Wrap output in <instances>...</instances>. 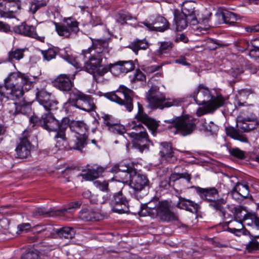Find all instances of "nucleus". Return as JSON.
Here are the masks:
<instances>
[{"label": "nucleus", "mask_w": 259, "mask_h": 259, "mask_svg": "<svg viewBox=\"0 0 259 259\" xmlns=\"http://www.w3.org/2000/svg\"><path fill=\"white\" fill-rule=\"evenodd\" d=\"M78 216L80 219L86 222L98 221L102 217L100 213L91 209L81 210Z\"/></svg>", "instance_id": "obj_29"}, {"label": "nucleus", "mask_w": 259, "mask_h": 259, "mask_svg": "<svg viewBox=\"0 0 259 259\" xmlns=\"http://www.w3.org/2000/svg\"><path fill=\"white\" fill-rule=\"evenodd\" d=\"M134 18V17L129 14H119V18L118 19V21L121 24L123 23H125L127 21L131 20Z\"/></svg>", "instance_id": "obj_55"}, {"label": "nucleus", "mask_w": 259, "mask_h": 259, "mask_svg": "<svg viewBox=\"0 0 259 259\" xmlns=\"http://www.w3.org/2000/svg\"><path fill=\"white\" fill-rule=\"evenodd\" d=\"M160 203H161V202L153 200L147 203L141 204L140 210L139 212V215L141 217L149 215L154 218V215L157 214V208Z\"/></svg>", "instance_id": "obj_23"}, {"label": "nucleus", "mask_w": 259, "mask_h": 259, "mask_svg": "<svg viewBox=\"0 0 259 259\" xmlns=\"http://www.w3.org/2000/svg\"><path fill=\"white\" fill-rule=\"evenodd\" d=\"M161 149L159 152L160 156L162 161L174 163L177 160L174 155L170 143L162 142L161 143Z\"/></svg>", "instance_id": "obj_24"}, {"label": "nucleus", "mask_w": 259, "mask_h": 259, "mask_svg": "<svg viewBox=\"0 0 259 259\" xmlns=\"http://www.w3.org/2000/svg\"><path fill=\"white\" fill-rule=\"evenodd\" d=\"M110 50L108 43L105 40H97L93 43L92 47L83 50L82 55L84 58L83 68L94 78L104 75L103 59L106 60Z\"/></svg>", "instance_id": "obj_1"}, {"label": "nucleus", "mask_w": 259, "mask_h": 259, "mask_svg": "<svg viewBox=\"0 0 259 259\" xmlns=\"http://www.w3.org/2000/svg\"><path fill=\"white\" fill-rule=\"evenodd\" d=\"M106 97L111 101L120 105H124L128 112H131L133 109L134 93L133 91L124 85H120L115 92L108 93Z\"/></svg>", "instance_id": "obj_8"}, {"label": "nucleus", "mask_w": 259, "mask_h": 259, "mask_svg": "<svg viewBox=\"0 0 259 259\" xmlns=\"http://www.w3.org/2000/svg\"><path fill=\"white\" fill-rule=\"evenodd\" d=\"M194 188L202 199L209 202V205L211 207L219 211L225 219L227 218L222 206L225 202L223 199H218V192L215 188H202L199 187H194Z\"/></svg>", "instance_id": "obj_7"}, {"label": "nucleus", "mask_w": 259, "mask_h": 259, "mask_svg": "<svg viewBox=\"0 0 259 259\" xmlns=\"http://www.w3.org/2000/svg\"><path fill=\"white\" fill-rule=\"evenodd\" d=\"M231 155L238 159H243L245 158V153L238 148H232L229 149Z\"/></svg>", "instance_id": "obj_49"}, {"label": "nucleus", "mask_w": 259, "mask_h": 259, "mask_svg": "<svg viewBox=\"0 0 259 259\" xmlns=\"http://www.w3.org/2000/svg\"><path fill=\"white\" fill-rule=\"evenodd\" d=\"M6 12H7V0H0V14L5 18Z\"/></svg>", "instance_id": "obj_57"}, {"label": "nucleus", "mask_w": 259, "mask_h": 259, "mask_svg": "<svg viewBox=\"0 0 259 259\" xmlns=\"http://www.w3.org/2000/svg\"><path fill=\"white\" fill-rule=\"evenodd\" d=\"M69 126L71 132L77 135L75 136V140L71 142L72 148L76 150H81L87 144V136L85 135L87 132L85 124L81 121H73L70 124L69 122H68V127Z\"/></svg>", "instance_id": "obj_11"}, {"label": "nucleus", "mask_w": 259, "mask_h": 259, "mask_svg": "<svg viewBox=\"0 0 259 259\" xmlns=\"http://www.w3.org/2000/svg\"><path fill=\"white\" fill-rule=\"evenodd\" d=\"M108 71H110L115 76H118L122 73L120 61H119L113 64L110 63L104 65V70L103 71L104 75Z\"/></svg>", "instance_id": "obj_37"}, {"label": "nucleus", "mask_w": 259, "mask_h": 259, "mask_svg": "<svg viewBox=\"0 0 259 259\" xmlns=\"http://www.w3.org/2000/svg\"><path fill=\"white\" fill-rule=\"evenodd\" d=\"M41 53L43 56L44 59L47 61H50L55 58L56 55V51L52 48H50L47 50H42Z\"/></svg>", "instance_id": "obj_48"}, {"label": "nucleus", "mask_w": 259, "mask_h": 259, "mask_svg": "<svg viewBox=\"0 0 259 259\" xmlns=\"http://www.w3.org/2000/svg\"><path fill=\"white\" fill-rule=\"evenodd\" d=\"M249 120L246 119H240L239 118L237 120V126L238 130L241 132H248V123Z\"/></svg>", "instance_id": "obj_47"}, {"label": "nucleus", "mask_w": 259, "mask_h": 259, "mask_svg": "<svg viewBox=\"0 0 259 259\" xmlns=\"http://www.w3.org/2000/svg\"><path fill=\"white\" fill-rule=\"evenodd\" d=\"M230 194L233 199L238 203L241 202L244 199L246 198L245 197L242 196L241 193L238 192L234 188L230 191Z\"/></svg>", "instance_id": "obj_54"}, {"label": "nucleus", "mask_w": 259, "mask_h": 259, "mask_svg": "<svg viewBox=\"0 0 259 259\" xmlns=\"http://www.w3.org/2000/svg\"><path fill=\"white\" fill-rule=\"evenodd\" d=\"M252 93V92L249 89H242L238 92V94L237 95V98L239 100H243L244 99H246L248 98V96Z\"/></svg>", "instance_id": "obj_53"}, {"label": "nucleus", "mask_w": 259, "mask_h": 259, "mask_svg": "<svg viewBox=\"0 0 259 259\" xmlns=\"http://www.w3.org/2000/svg\"><path fill=\"white\" fill-rule=\"evenodd\" d=\"M164 122L171 124L170 127H175V133L178 132L183 136L191 134L195 128L193 118L187 115L175 117L170 119L165 120Z\"/></svg>", "instance_id": "obj_10"}, {"label": "nucleus", "mask_w": 259, "mask_h": 259, "mask_svg": "<svg viewBox=\"0 0 259 259\" xmlns=\"http://www.w3.org/2000/svg\"><path fill=\"white\" fill-rule=\"evenodd\" d=\"M64 58L65 60H66V61L73 65L76 67H81V64L79 62H78V61L76 60V59H73L72 57L68 54H67L66 56H64Z\"/></svg>", "instance_id": "obj_59"}, {"label": "nucleus", "mask_w": 259, "mask_h": 259, "mask_svg": "<svg viewBox=\"0 0 259 259\" xmlns=\"http://www.w3.org/2000/svg\"><path fill=\"white\" fill-rule=\"evenodd\" d=\"M63 211L64 210H46L42 208H37L33 211L32 214L34 216L47 215L50 217H55L60 215V212Z\"/></svg>", "instance_id": "obj_41"}, {"label": "nucleus", "mask_w": 259, "mask_h": 259, "mask_svg": "<svg viewBox=\"0 0 259 259\" xmlns=\"http://www.w3.org/2000/svg\"><path fill=\"white\" fill-rule=\"evenodd\" d=\"M32 83V77L26 74L20 72L11 73L5 79V85L0 86V101L20 99L24 91L31 89Z\"/></svg>", "instance_id": "obj_3"}, {"label": "nucleus", "mask_w": 259, "mask_h": 259, "mask_svg": "<svg viewBox=\"0 0 259 259\" xmlns=\"http://www.w3.org/2000/svg\"><path fill=\"white\" fill-rule=\"evenodd\" d=\"M26 48H13L8 52V59L9 61L13 62L14 60L19 61L23 59L24 56L25 52L27 50Z\"/></svg>", "instance_id": "obj_34"}, {"label": "nucleus", "mask_w": 259, "mask_h": 259, "mask_svg": "<svg viewBox=\"0 0 259 259\" xmlns=\"http://www.w3.org/2000/svg\"><path fill=\"white\" fill-rule=\"evenodd\" d=\"M255 183H258V182L255 181ZM249 185H251L255 189H257L256 186V183H252L251 180L250 181V182H248V183L244 182H237L236 183L233 188L238 192L241 193L240 195L242 196H243L247 198L249 194Z\"/></svg>", "instance_id": "obj_31"}, {"label": "nucleus", "mask_w": 259, "mask_h": 259, "mask_svg": "<svg viewBox=\"0 0 259 259\" xmlns=\"http://www.w3.org/2000/svg\"><path fill=\"white\" fill-rule=\"evenodd\" d=\"M246 249L249 252L257 250L259 249V243L255 240H252L247 244Z\"/></svg>", "instance_id": "obj_51"}, {"label": "nucleus", "mask_w": 259, "mask_h": 259, "mask_svg": "<svg viewBox=\"0 0 259 259\" xmlns=\"http://www.w3.org/2000/svg\"><path fill=\"white\" fill-rule=\"evenodd\" d=\"M193 98L197 104H204V106L198 108L196 114L198 116L214 112L222 106L225 101L221 95H213L212 91L203 84L198 86L197 93L193 95Z\"/></svg>", "instance_id": "obj_4"}, {"label": "nucleus", "mask_w": 259, "mask_h": 259, "mask_svg": "<svg viewBox=\"0 0 259 259\" xmlns=\"http://www.w3.org/2000/svg\"><path fill=\"white\" fill-rule=\"evenodd\" d=\"M174 20L176 25V29L179 31L185 29L188 22L190 23V20L188 19L187 16L181 13L175 15Z\"/></svg>", "instance_id": "obj_35"}, {"label": "nucleus", "mask_w": 259, "mask_h": 259, "mask_svg": "<svg viewBox=\"0 0 259 259\" xmlns=\"http://www.w3.org/2000/svg\"><path fill=\"white\" fill-rule=\"evenodd\" d=\"M10 105L14 108L9 111L12 114L28 115L31 112V109L30 103L26 102L23 98L20 100L18 102L13 103Z\"/></svg>", "instance_id": "obj_25"}, {"label": "nucleus", "mask_w": 259, "mask_h": 259, "mask_svg": "<svg viewBox=\"0 0 259 259\" xmlns=\"http://www.w3.org/2000/svg\"><path fill=\"white\" fill-rule=\"evenodd\" d=\"M177 206L192 212H196L199 208V205L190 200L180 197Z\"/></svg>", "instance_id": "obj_30"}, {"label": "nucleus", "mask_w": 259, "mask_h": 259, "mask_svg": "<svg viewBox=\"0 0 259 259\" xmlns=\"http://www.w3.org/2000/svg\"><path fill=\"white\" fill-rule=\"evenodd\" d=\"M21 259H40V258L37 252L30 251L23 254Z\"/></svg>", "instance_id": "obj_52"}, {"label": "nucleus", "mask_w": 259, "mask_h": 259, "mask_svg": "<svg viewBox=\"0 0 259 259\" xmlns=\"http://www.w3.org/2000/svg\"><path fill=\"white\" fill-rule=\"evenodd\" d=\"M196 4L193 1H186L183 3L182 6V12L181 13L187 16L188 19L190 20L191 25H195L198 22H204L207 18H200L198 15V20L196 17L197 11L195 10Z\"/></svg>", "instance_id": "obj_18"}, {"label": "nucleus", "mask_w": 259, "mask_h": 259, "mask_svg": "<svg viewBox=\"0 0 259 259\" xmlns=\"http://www.w3.org/2000/svg\"><path fill=\"white\" fill-rule=\"evenodd\" d=\"M173 47V44L170 41L160 42V45L156 51V54L159 57H161L163 54H167L171 51Z\"/></svg>", "instance_id": "obj_42"}, {"label": "nucleus", "mask_w": 259, "mask_h": 259, "mask_svg": "<svg viewBox=\"0 0 259 259\" xmlns=\"http://www.w3.org/2000/svg\"><path fill=\"white\" fill-rule=\"evenodd\" d=\"M148 47L147 42L145 39H137L132 42L128 47L131 49L136 54L140 50H146Z\"/></svg>", "instance_id": "obj_40"}, {"label": "nucleus", "mask_w": 259, "mask_h": 259, "mask_svg": "<svg viewBox=\"0 0 259 259\" xmlns=\"http://www.w3.org/2000/svg\"><path fill=\"white\" fill-rule=\"evenodd\" d=\"M215 125L212 122H210L209 123H207L206 122L203 124V127L206 131L213 132L214 131Z\"/></svg>", "instance_id": "obj_63"}, {"label": "nucleus", "mask_w": 259, "mask_h": 259, "mask_svg": "<svg viewBox=\"0 0 259 259\" xmlns=\"http://www.w3.org/2000/svg\"><path fill=\"white\" fill-rule=\"evenodd\" d=\"M94 185L101 191L108 190V183L106 181L101 182L99 181H96L94 182Z\"/></svg>", "instance_id": "obj_56"}, {"label": "nucleus", "mask_w": 259, "mask_h": 259, "mask_svg": "<svg viewBox=\"0 0 259 259\" xmlns=\"http://www.w3.org/2000/svg\"><path fill=\"white\" fill-rule=\"evenodd\" d=\"M53 83L55 87L65 92L70 91L72 87L71 78L66 74L60 75Z\"/></svg>", "instance_id": "obj_26"}, {"label": "nucleus", "mask_w": 259, "mask_h": 259, "mask_svg": "<svg viewBox=\"0 0 259 259\" xmlns=\"http://www.w3.org/2000/svg\"><path fill=\"white\" fill-rule=\"evenodd\" d=\"M81 204V202L80 201L73 202L69 204V206L68 208L62 209L61 210H63L64 211H61L60 214L65 212H69V210L71 209H76L79 207Z\"/></svg>", "instance_id": "obj_58"}, {"label": "nucleus", "mask_w": 259, "mask_h": 259, "mask_svg": "<svg viewBox=\"0 0 259 259\" xmlns=\"http://www.w3.org/2000/svg\"><path fill=\"white\" fill-rule=\"evenodd\" d=\"M249 56L253 59L259 58V47L253 46L249 52Z\"/></svg>", "instance_id": "obj_60"}, {"label": "nucleus", "mask_w": 259, "mask_h": 259, "mask_svg": "<svg viewBox=\"0 0 259 259\" xmlns=\"http://www.w3.org/2000/svg\"><path fill=\"white\" fill-rule=\"evenodd\" d=\"M215 16L219 20V23H233L237 20L236 15L226 10L217 13Z\"/></svg>", "instance_id": "obj_32"}, {"label": "nucleus", "mask_w": 259, "mask_h": 259, "mask_svg": "<svg viewBox=\"0 0 259 259\" xmlns=\"http://www.w3.org/2000/svg\"><path fill=\"white\" fill-rule=\"evenodd\" d=\"M110 203L114 212L123 213L129 211L128 201L121 191L115 193Z\"/></svg>", "instance_id": "obj_17"}, {"label": "nucleus", "mask_w": 259, "mask_h": 259, "mask_svg": "<svg viewBox=\"0 0 259 259\" xmlns=\"http://www.w3.org/2000/svg\"><path fill=\"white\" fill-rule=\"evenodd\" d=\"M161 67H162L161 65L149 66L145 67V68L144 69V70L147 73H153L154 72L159 70V69H160L161 68Z\"/></svg>", "instance_id": "obj_61"}, {"label": "nucleus", "mask_w": 259, "mask_h": 259, "mask_svg": "<svg viewBox=\"0 0 259 259\" xmlns=\"http://www.w3.org/2000/svg\"><path fill=\"white\" fill-rule=\"evenodd\" d=\"M149 31L163 32L167 29L168 22L164 17L160 16H151L149 20L142 23Z\"/></svg>", "instance_id": "obj_15"}, {"label": "nucleus", "mask_w": 259, "mask_h": 259, "mask_svg": "<svg viewBox=\"0 0 259 259\" xmlns=\"http://www.w3.org/2000/svg\"><path fill=\"white\" fill-rule=\"evenodd\" d=\"M146 98L152 108H159L180 106L184 102L181 98H165L164 95L159 91V88L152 85L146 93Z\"/></svg>", "instance_id": "obj_6"}, {"label": "nucleus", "mask_w": 259, "mask_h": 259, "mask_svg": "<svg viewBox=\"0 0 259 259\" xmlns=\"http://www.w3.org/2000/svg\"><path fill=\"white\" fill-rule=\"evenodd\" d=\"M104 171L103 167H97L96 169H89L85 174H80L77 175V177H82L86 181H91L98 178Z\"/></svg>", "instance_id": "obj_33"}, {"label": "nucleus", "mask_w": 259, "mask_h": 259, "mask_svg": "<svg viewBox=\"0 0 259 259\" xmlns=\"http://www.w3.org/2000/svg\"><path fill=\"white\" fill-rule=\"evenodd\" d=\"M109 130L115 134L119 135L125 133L124 127L122 125L118 124L117 122Z\"/></svg>", "instance_id": "obj_50"}, {"label": "nucleus", "mask_w": 259, "mask_h": 259, "mask_svg": "<svg viewBox=\"0 0 259 259\" xmlns=\"http://www.w3.org/2000/svg\"><path fill=\"white\" fill-rule=\"evenodd\" d=\"M157 209V214L154 215V218H158L163 222L172 221L178 219L177 215L170 210L166 203L161 202Z\"/></svg>", "instance_id": "obj_21"}, {"label": "nucleus", "mask_w": 259, "mask_h": 259, "mask_svg": "<svg viewBox=\"0 0 259 259\" xmlns=\"http://www.w3.org/2000/svg\"><path fill=\"white\" fill-rule=\"evenodd\" d=\"M128 179H130V186L136 191H141L148 184L146 177L137 173L136 169H133L130 174H126Z\"/></svg>", "instance_id": "obj_20"}, {"label": "nucleus", "mask_w": 259, "mask_h": 259, "mask_svg": "<svg viewBox=\"0 0 259 259\" xmlns=\"http://www.w3.org/2000/svg\"><path fill=\"white\" fill-rule=\"evenodd\" d=\"M233 212L234 213V220L245 223V220L247 218V215L249 213L244 209L243 207L238 206L233 208Z\"/></svg>", "instance_id": "obj_39"}, {"label": "nucleus", "mask_w": 259, "mask_h": 259, "mask_svg": "<svg viewBox=\"0 0 259 259\" xmlns=\"http://www.w3.org/2000/svg\"><path fill=\"white\" fill-rule=\"evenodd\" d=\"M30 135L28 131L25 130L23 132L15 149L16 157L24 158L30 154L31 145L29 141Z\"/></svg>", "instance_id": "obj_14"}, {"label": "nucleus", "mask_w": 259, "mask_h": 259, "mask_svg": "<svg viewBox=\"0 0 259 259\" xmlns=\"http://www.w3.org/2000/svg\"><path fill=\"white\" fill-rule=\"evenodd\" d=\"M36 99L47 111L56 110L58 102L54 99L52 93L48 92L45 88H37L35 93Z\"/></svg>", "instance_id": "obj_12"}, {"label": "nucleus", "mask_w": 259, "mask_h": 259, "mask_svg": "<svg viewBox=\"0 0 259 259\" xmlns=\"http://www.w3.org/2000/svg\"><path fill=\"white\" fill-rule=\"evenodd\" d=\"M101 117L103 119L104 123L108 127L109 130L117 122L112 116L109 114H103Z\"/></svg>", "instance_id": "obj_45"}, {"label": "nucleus", "mask_w": 259, "mask_h": 259, "mask_svg": "<svg viewBox=\"0 0 259 259\" xmlns=\"http://www.w3.org/2000/svg\"><path fill=\"white\" fill-rule=\"evenodd\" d=\"M29 121L33 124V126L38 124L49 132H56L55 138L66 141L65 132L68 128L69 118L65 117L59 121L52 113L48 112L42 115L40 119L36 116H31L29 118Z\"/></svg>", "instance_id": "obj_5"}, {"label": "nucleus", "mask_w": 259, "mask_h": 259, "mask_svg": "<svg viewBox=\"0 0 259 259\" xmlns=\"http://www.w3.org/2000/svg\"><path fill=\"white\" fill-rule=\"evenodd\" d=\"M46 6V3L38 0H32L29 6V12L32 14H35L40 8Z\"/></svg>", "instance_id": "obj_43"}, {"label": "nucleus", "mask_w": 259, "mask_h": 259, "mask_svg": "<svg viewBox=\"0 0 259 259\" xmlns=\"http://www.w3.org/2000/svg\"><path fill=\"white\" fill-rule=\"evenodd\" d=\"M31 228V225L29 223H22L18 225L17 229L18 231L19 232H22L24 231H27L29 230Z\"/></svg>", "instance_id": "obj_62"}, {"label": "nucleus", "mask_w": 259, "mask_h": 259, "mask_svg": "<svg viewBox=\"0 0 259 259\" xmlns=\"http://www.w3.org/2000/svg\"><path fill=\"white\" fill-rule=\"evenodd\" d=\"M21 9L20 0H7V12L5 13V18H15V14Z\"/></svg>", "instance_id": "obj_28"}, {"label": "nucleus", "mask_w": 259, "mask_h": 259, "mask_svg": "<svg viewBox=\"0 0 259 259\" xmlns=\"http://www.w3.org/2000/svg\"><path fill=\"white\" fill-rule=\"evenodd\" d=\"M122 73H127L135 68V64L132 61H119Z\"/></svg>", "instance_id": "obj_44"}, {"label": "nucleus", "mask_w": 259, "mask_h": 259, "mask_svg": "<svg viewBox=\"0 0 259 259\" xmlns=\"http://www.w3.org/2000/svg\"><path fill=\"white\" fill-rule=\"evenodd\" d=\"M75 171V169L68 167L62 170L61 173L65 176H70L72 177L73 175H74Z\"/></svg>", "instance_id": "obj_64"}, {"label": "nucleus", "mask_w": 259, "mask_h": 259, "mask_svg": "<svg viewBox=\"0 0 259 259\" xmlns=\"http://www.w3.org/2000/svg\"><path fill=\"white\" fill-rule=\"evenodd\" d=\"M64 22L66 25L55 24L56 30L60 36L69 37L72 33L76 34L78 31V23L74 18H64Z\"/></svg>", "instance_id": "obj_13"}, {"label": "nucleus", "mask_w": 259, "mask_h": 259, "mask_svg": "<svg viewBox=\"0 0 259 259\" xmlns=\"http://www.w3.org/2000/svg\"><path fill=\"white\" fill-rule=\"evenodd\" d=\"M133 169H135V168H133L128 165H123L122 163L115 165L111 169V171L112 172H121L124 174L125 178L124 179V182H127L128 178L126 177V174H130Z\"/></svg>", "instance_id": "obj_38"}, {"label": "nucleus", "mask_w": 259, "mask_h": 259, "mask_svg": "<svg viewBox=\"0 0 259 259\" xmlns=\"http://www.w3.org/2000/svg\"><path fill=\"white\" fill-rule=\"evenodd\" d=\"M41 231H47L49 232L48 235L52 238H64L70 239L74 237L75 235V230L71 227H64L61 228H55L51 225H47Z\"/></svg>", "instance_id": "obj_16"}, {"label": "nucleus", "mask_w": 259, "mask_h": 259, "mask_svg": "<svg viewBox=\"0 0 259 259\" xmlns=\"http://www.w3.org/2000/svg\"><path fill=\"white\" fill-rule=\"evenodd\" d=\"M244 224L250 228L249 235L254 238H259V217L255 213H249Z\"/></svg>", "instance_id": "obj_22"}, {"label": "nucleus", "mask_w": 259, "mask_h": 259, "mask_svg": "<svg viewBox=\"0 0 259 259\" xmlns=\"http://www.w3.org/2000/svg\"><path fill=\"white\" fill-rule=\"evenodd\" d=\"M138 111L135 116V119L130 123V128L135 130L139 133L132 132L131 133H125L126 135L124 137L127 139L130 138L133 139V146L137 149L140 152H143L144 150L148 149L147 143L148 142V136L147 133L143 131V126L142 123L146 125L150 130L152 131L155 130L158 123L153 119L150 118L144 112L142 105L138 102Z\"/></svg>", "instance_id": "obj_2"}, {"label": "nucleus", "mask_w": 259, "mask_h": 259, "mask_svg": "<svg viewBox=\"0 0 259 259\" xmlns=\"http://www.w3.org/2000/svg\"><path fill=\"white\" fill-rule=\"evenodd\" d=\"M226 133L227 135L231 138L244 143L248 142L247 138L243 135L240 134L236 129L233 127H226Z\"/></svg>", "instance_id": "obj_36"}, {"label": "nucleus", "mask_w": 259, "mask_h": 259, "mask_svg": "<svg viewBox=\"0 0 259 259\" xmlns=\"http://www.w3.org/2000/svg\"><path fill=\"white\" fill-rule=\"evenodd\" d=\"M228 223L230 224V226L228 227L229 231L236 235L240 236L241 234L244 235L250 234V232L248 230L243 229L244 225L243 222L234 220L233 221H229Z\"/></svg>", "instance_id": "obj_27"}, {"label": "nucleus", "mask_w": 259, "mask_h": 259, "mask_svg": "<svg viewBox=\"0 0 259 259\" xmlns=\"http://www.w3.org/2000/svg\"><path fill=\"white\" fill-rule=\"evenodd\" d=\"M69 100L77 108L85 111L89 112L96 108L94 100L91 96L76 90L71 91Z\"/></svg>", "instance_id": "obj_9"}, {"label": "nucleus", "mask_w": 259, "mask_h": 259, "mask_svg": "<svg viewBox=\"0 0 259 259\" xmlns=\"http://www.w3.org/2000/svg\"><path fill=\"white\" fill-rule=\"evenodd\" d=\"M185 179L188 182H190L191 178V175L188 173H172L169 177V180L175 182L180 179Z\"/></svg>", "instance_id": "obj_46"}, {"label": "nucleus", "mask_w": 259, "mask_h": 259, "mask_svg": "<svg viewBox=\"0 0 259 259\" xmlns=\"http://www.w3.org/2000/svg\"><path fill=\"white\" fill-rule=\"evenodd\" d=\"M13 31L15 33L34 38L41 42H44L45 37L44 36H38L36 32L35 27L32 25H29L23 23L20 25H16L13 27Z\"/></svg>", "instance_id": "obj_19"}]
</instances>
